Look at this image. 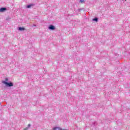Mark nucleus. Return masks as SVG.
Here are the masks:
<instances>
[{
	"instance_id": "nucleus-1",
	"label": "nucleus",
	"mask_w": 130,
	"mask_h": 130,
	"mask_svg": "<svg viewBox=\"0 0 130 130\" xmlns=\"http://www.w3.org/2000/svg\"><path fill=\"white\" fill-rule=\"evenodd\" d=\"M3 83L6 85V87H13L14 86V83L12 82L3 81Z\"/></svg>"
},
{
	"instance_id": "nucleus-2",
	"label": "nucleus",
	"mask_w": 130,
	"mask_h": 130,
	"mask_svg": "<svg viewBox=\"0 0 130 130\" xmlns=\"http://www.w3.org/2000/svg\"><path fill=\"white\" fill-rule=\"evenodd\" d=\"M49 30H52L53 31V30H55V26H54L53 25L51 24L48 27Z\"/></svg>"
},
{
	"instance_id": "nucleus-3",
	"label": "nucleus",
	"mask_w": 130,
	"mask_h": 130,
	"mask_svg": "<svg viewBox=\"0 0 130 130\" xmlns=\"http://www.w3.org/2000/svg\"><path fill=\"white\" fill-rule=\"evenodd\" d=\"M6 11H7V8L6 7H2L0 8V13H4Z\"/></svg>"
},
{
	"instance_id": "nucleus-4",
	"label": "nucleus",
	"mask_w": 130,
	"mask_h": 130,
	"mask_svg": "<svg viewBox=\"0 0 130 130\" xmlns=\"http://www.w3.org/2000/svg\"><path fill=\"white\" fill-rule=\"evenodd\" d=\"M18 30H19V31H24L25 28L22 27H18Z\"/></svg>"
},
{
	"instance_id": "nucleus-5",
	"label": "nucleus",
	"mask_w": 130,
	"mask_h": 130,
	"mask_svg": "<svg viewBox=\"0 0 130 130\" xmlns=\"http://www.w3.org/2000/svg\"><path fill=\"white\" fill-rule=\"evenodd\" d=\"M53 130H61V128L59 127H55L53 128Z\"/></svg>"
},
{
	"instance_id": "nucleus-6",
	"label": "nucleus",
	"mask_w": 130,
	"mask_h": 130,
	"mask_svg": "<svg viewBox=\"0 0 130 130\" xmlns=\"http://www.w3.org/2000/svg\"><path fill=\"white\" fill-rule=\"evenodd\" d=\"M33 6H34V4H30V5H28L26 6V8L27 9H30V8H31V7H33Z\"/></svg>"
},
{
	"instance_id": "nucleus-7",
	"label": "nucleus",
	"mask_w": 130,
	"mask_h": 130,
	"mask_svg": "<svg viewBox=\"0 0 130 130\" xmlns=\"http://www.w3.org/2000/svg\"><path fill=\"white\" fill-rule=\"evenodd\" d=\"M93 21H94V22H98V18L95 17L93 19Z\"/></svg>"
},
{
	"instance_id": "nucleus-8",
	"label": "nucleus",
	"mask_w": 130,
	"mask_h": 130,
	"mask_svg": "<svg viewBox=\"0 0 130 130\" xmlns=\"http://www.w3.org/2000/svg\"><path fill=\"white\" fill-rule=\"evenodd\" d=\"M9 81V79H8V78H6L5 79V81H4L3 82H8Z\"/></svg>"
},
{
	"instance_id": "nucleus-9",
	"label": "nucleus",
	"mask_w": 130,
	"mask_h": 130,
	"mask_svg": "<svg viewBox=\"0 0 130 130\" xmlns=\"http://www.w3.org/2000/svg\"><path fill=\"white\" fill-rule=\"evenodd\" d=\"M80 3H85V0H80Z\"/></svg>"
},
{
	"instance_id": "nucleus-10",
	"label": "nucleus",
	"mask_w": 130,
	"mask_h": 130,
	"mask_svg": "<svg viewBox=\"0 0 130 130\" xmlns=\"http://www.w3.org/2000/svg\"><path fill=\"white\" fill-rule=\"evenodd\" d=\"M82 10H84V9H83V8L79 9L78 11H79V12H81V11H82Z\"/></svg>"
},
{
	"instance_id": "nucleus-11",
	"label": "nucleus",
	"mask_w": 130,
	"mask_h": 130,
	"mask_svg": "<svg viewBox=\"0 0 130 130\" xmlns=\"http://www.w3.org/2000/svg\"><path fill=\"white\" fill-rule=\"evenodd\" d=\"M10 19H11V18H10L9 17H7V18H6V20H7V21H9V20H10Z\"/></svg>"
},
{
	"instance_id": "nucleus-12",
	"label": "nucleus",
	"mask_w": 130,
	"mask_h": 130,
	"mask_svg": "<svg viewBox=\"0 0 130 130\" xmlns=\"http://www.w3.org/2000/svg\"><path fill=\"white\" fill-rule=\"evenodd\" d=\"M30 126H31V124H28V127H30Z\"/></svg>"
},
{
	"instance_id": "nucleus-13",
	"label": "nucleus",
	"mask_w": 130,
	"mask_h": 130,
	"mask_svg": "<svg viewBox=\"0 0 130 130\" xmlns=\"http://www.w3.org/2000/svg\"><path fill=\"white\" fill-rule=\"evenodd\" d=\"M32 27H36V24H34Z\"/></svg>"
},
{
	"instance_id": "nucleus-14",
	"label": "nucleus",
	"mask_w": 130,
	"mask_h": 130,
	"mask_svg": "<svg viewBox=\"0 0 130 130\" xmlns=\"http://www.w3.org/2000/svg\"><path fill=\"white\" fill-rule=\"evenodd\" d=\"M96 124H97V123L95 122L94 123V125H96Z\"/></svg>"
},
{
	"instance_id": "nucleus-15",
	"label": "nucleus",
	"mask_w": 130,
	"mask_h": 130,
	"mask_svg": "<svg viewBox=\"0 0 130 130\" xmlns=\"http://www.w3.org/2000/svg\"><path fill=\"white\" fill-rule=\"evenodd\" d=\"M125 1H126V0H125Z\"/></svg>"
}]
</instances>
